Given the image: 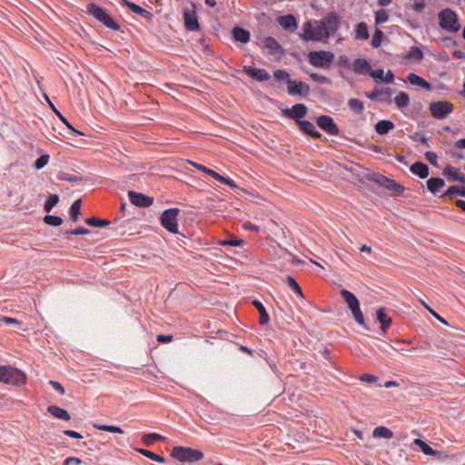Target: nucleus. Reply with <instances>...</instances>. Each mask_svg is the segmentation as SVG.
Wrapping results in <instances>:
<instances>
[{
    "label": "nucleus",
    "instance_id": "nucleus-1",
    "mask_svg": "<svg viewBox=\"0 0 465 465\" xmlns=\"http://www.w3.org/2000/svg\"><path fill=\"white\" fill-rule=\"evenodd\" d=\"M0 381L19 386L25 383L26 376L15 368L0 366Z\"/></svg>",
    "mask_w": 465,
    "mask_h": 465
},
{
    "label": "nucleus",
    "instance_id": "nucleus-2",
    "mask_svg": "<svg viewBox=\"0 0 465 465\" xmlns=\"http://www.w3.org/2000/svg\"><path fill=\"white\" fill-rule=\"evenodd\" d=\"M328 37L327 32L321 20L312 23L308 22L303 25V38L305 40L322 41Z\"/></svg>",
    "mask_w": 465,
    "mask_h": 465
},
{
    "label": "nucleus",
    "instance_id": "nucleus-3",
    "mask_svg": "<svg viewBox=\"0 0 465 465\" xmlns=\"http://www.w3.org/2000/svg\"><path fill=\"white\" fill-rule=\"evenodd\" d=\"M171 455L181 462H196L203 458V453L201 450L180 446L174 447Z\"/></svg>",
    "mask_w": 465,
    "mask_h": 465
},
{
    "label": "nucleus",
    "instance_id": "nucleus-4",
    "mask_svg": "<svg viewBox=\"0 0 465 465\" xmlns=\"http://www.w3.org/2000/svg\"><path fill=\"white\" fill-rule=\"evenodd\" d=\"M87 12L94 16L99 22H101L104 26L110 28L112 30H119V25L112 18V16L106 13V11L96 5L95 4H88Z\"/></svg>",
    "mask_w": 465,
    "mask_h": 465
},
{
    "label": "nucleus",
    "instance_id": "nucleus-5",
    "mask_svg": "<svg viewBox=\"0 0 465 465\" xmlns=\"http://www.w3.org/2000/svg\"><path fill=\"white\" fill-rule=\"evenodd\" d=\"M439 19L440 26L446 31L456 33L460 28L457 14L450 8L440 11Z\"/></svg>",
    "mask_w": 465,
    "mask_h": 465
},
{
    "label": "nucleus",
    "instance_id": "nucleus-6",
    "mask_svg": "<svg viewBox=\"0 0 465 465\" xmlns=\"http://www.w3.org/2000/svg\"><path fill=\"white\" fill-rule=\"evenodd\" d=\"M334 60V54L329 51H312L308 54L311 64L320 68H329Z\"/></svg>",
    "mask_w": 465,
    "mask_h": 465
},
{
    "label": "nucleus",
    "instance_id": "nucleus-7",
    "mask_svg": "<svg viewBox=\"0 0 465 465\" xmlns=\"http://www.w3.org/2000/svg\"><path fill=\"white\" fill-rule=\"evenodd\" d=\"M261 47L274 60H280L284 55L282 46L272 37L265 36L260 40Z\"/></svg>",
    "mask_w": 465,
    "mask_h": 465
},
{
    "label": "nucleus",
    "instance_id": "nucleus-8",
    "mask_svg": "<svg viewBox=\"0 0 465 465\" xmlns=\"http://www.w3.org/2000/svg\"><path fill=\"white\" fill-rule=\"evenodd\" d=\"M179 213L180 210L178 208H170L165 210L161 215V224L172 233L178 232L177 217Z\"/></svg>",
    "mask_w": 465,
    "mask_h": 465
},
{
    "label": "nucleus",
    "instance_id": "nucleus-9",
    "mask_svg": "<svg viewBox=\"0 0 465 465\" xmlns=\"http://www.w3.org/2000/svg\"><path fill=\"white\" fill-rule=\"evenodd\" d=\"M183 20L184 27L187 31L194 32L198 31L200 26L198 23V16L196 13V7L193 3L190 5L183 7Z\"/></svg>",
    "mask_w": 465,
    "mask_h": 465
},
{
    "label": "nucleus",
    "instance_id": "nucleus-10",
    "mask_svg": "<svg viewBox=\"0 0 465 465\" xmlns=\"http://www.w3.org/2000/svg\"><path fill=\"white\" fill-rule=\"evenodd\" d=\"M430 110L433 117L441 120L453 111V104L448 101L433 102L430 104Z\"/></svg>",
    "mask_w": 465,
    "mask_h": 465
},
{
    "label": "nucleus",
    "instance_id": "nucleus-11",
    "mask_svg": "<svg viewBox=\"0 0 465 465\" xmlns=\"http://www.w3.org/2000/svg\"><path fill=\"white\" fill-rule=\"evenodd\" d=\"M321 22L322 23L328 36H330L331 35H333L341 26V18L335 13H329L321 20Z\"/></svg>",
    "mask_w": 465,
    "mask_h": 465
},
{
    "label": "nucleus",
    "instance_id": "nucleus-12",
    "mask_svg": "<svg viewBox=\"0 0 465 465\" xmlns=\"http://www.w3.org/2000/svg\"><path fill=\"white\" fill-rule=\"evenodd\" d=\"M372 180L380 186H382L390 191H392L396 194H401L402 192L404 191L403 186H401L400 183L383 175H375V177Z\"/></svg>",
    "mask_w": 465,
    "mask_h": 465
},
{
    "label": "nucleus",
    "instance_id": "nucleus-13",
    "mask_svg": "<svg viewBox=\"0 0 465 465\" xmlns=\"http://www.w3.org/2000/svg\"><path fill=\"white\" fill-rule=\"evenodd\" d=\"M238 351L239 352L236 355L237 365L239 369L244 370L250 365L254 352L242 345L239 346Z\"/></svg>",
    "mask_w": 465,
    "mask_h": 465
},
{
    "label": "nucleus",
    "instance_id": "nucleus-14",
    "mask_svg": "<svg viewBox=\"0 0 465 465\" xmlns=\"http://www.w3.org/2000/svg\"><path fill=\"white\" fill-rule=\"evenodd\" d=\"M247 245V242L244 240L234 237V249L235 248H242V251L234 250V263L242 264L245 261H247L250 257V252L248 248H243Z\"/></svg>",
    "mask_w": 465,
    "mask_h": 465
},
{
    "label": "nucleus",
    "instance_id": "nucleus-15",
    "mask_svg": "<svg viewBox=\"0 0 465 465\" xmlns=\"http://www.w3.org/2000/svg\"><path fill=\"white\" fill-rule=\"evenodd\" d=\"M128 197L132 204L138 207H149L153 203V198L134 191L128 192Z\"/></svg>",
    "mask_w": 465,
    "mask_h": 465
},
{
    "label": "nucleus",
    "instance_id": "nucleus-16",
    "mask_svg": "<svg viewBox=\"0 0 465 465\" xmlns=\"http://www.w3.org/2000/svg\"><path fill=\"white\" fill-rule=\"evenodd\" d=\"M288 93L292 95H308L310 93V86L303 82H296L294 80H288Z\"/></svg>",
    "mask_w": 465,
    "mask_h": 465
},
{
    "label": "nucleus",
    "instance_id": "nucleus-17",
    "mask_svg": "<svg viewBox=\"0 0 465 465\" xmlns=\"http://www.w3.org/2000/svg\"><path fill=\"white\" fill-rule=\"evenodd\" d=\"M317 124L320 128L331 135H337L339 134V128L334 124L332 118L328 115H322L318 117Z\"/></svg>",
    "mask_w": 465,
    "mask_h": 465
},
{
    "label": "nucleus",
    "instance_id": "nucleus-18",
    "mask_svg": "<svg viewBox=\"0 0 465 465\" xmlns=\"http://www.w3.org/2000/svg\"><path fill=\"white\" fill-rule=\"evenodd\" d=\"M307 114V107L303 104H296L292 109H287L284 114L290 118L294 119L297 123L302 121L301 118L304 117Z\"/></svg>",
    "mask_w": 465,
    "mask_h": 465
},
{
    "label": "nucleus",
    "instance_id": "nucleus-19",
    "mask_svg": "<svg viewBox=\"0 0 465 465\" xmlns=\"http://www.w3.org/2000/svg\"><path fill=\"white\" fill-rule=\"evenodd\" d=\"M244 71L248 74L249 76L258 80V81H267L271 78L270 74L264 69L253 68L252 66H245Z\"/></svg>",
    "mask_w": 465,
    "mask_h": 465
},
{
    "label": "nucleus",
    "instance_id": "nucleus-20",
    "mask_svg": "<svg viewBox=\"0 0 465 465\" xmlns=\"http://www.w3.org/2000/svg\"><path fill=\"white\" fill-rule=\"evenodd\" d=\"M193 165L198 169V170H201L202 172H204L205 173L211 175L212 177H213L214 179L218 180V181H221L223 183H225L226 184L230 185L232 187V180L230 179V178H225L223 176H222L221 174H219L218 173H216L215 171L212 170V169H209L208 167L203 165V164H199V163H193Z\"/></svg>",
    "mask_w": 465,
    "mask_h": 465
},
{
    "label": "nucleus",
    "instance_id": "nucleus-21",
    "mask_svg": "<svg viewBox=\"0 0 465 465\" xmlns=\"http://www.w3.org/2000/svg\"><path fill=\"white\" fill-rule=\"evenodd\" d=\"M119 3L124 6L129 7L130 10H132L134 14L140 15L143 17L152 16V14L149 11L145 10L144 8L141 7L140 5L133 2H130L128 0H119Z\"/></svg>",
    "mask_w": 465,
    "mask_h": 465
},
{
    "label": "nucleus",
    "instance_id": "nucleus-22",
    "mask_svg": "<svg viewBox=\"0 0 465 465\" xmlns=\"http://www.w3.org/2000/svg\"><path fill=\"white\" fill-rule=\"evenodd\" d=\"M443 174L452 182H460L465 183V175L460 173L456 168L448 166L443 170Z\"/></svg>",
    "mask_w": 465,
    "mask_h": 465
},
{
    "label": "nucleus",
    "instance_id": "nucleus-23",
    "mask_svg": "<svg viewBox=\"0 0 465 465\" xmlns=\"http://www.w3.org/2000/svg\"><path fill=\"white\" fill-rule=\"evenodd\" d=\"M411 172L418 175L420 178L424 179L429 175V167L420 162L414 163L411 168Z\"/></svg>",
    "mask_w": 465,
    "mask_h": 465
},
{
    "label": "nucleus",
    "instance_id": "nucleus-24",
    "mask_svg": "<svg viewBox=\"0 0 465 465\" xmlns=\"http://www.w3.org/2000/svg\"><path fill=\"white\" fill-rule=\"evenodd\" d=\"M47 411L54 417L58 418L60 420H67V421L71 420V416L67 412V411H65L64 409H62L58 406L50 405L47 408Z\"/></svg>",
    "mask_w": 465,
    "mask_h": 465
},
{
    "label": "nucleus",
    "instance_id": "nucleus-25",
    "mask_svg": "<svg viewBox=\"0 0 465 465\" xmlns=\"http://www.w3.org/2000/svg\"><path fill=\"white\" fill-rule=\"evenodd\" d=\"M280 25L286 30H294L297 27V23L293 15H282L278 18Z\"/></svg>",
    "mask_w": 465,
    "mask_h": 465
},
{
    "label": "nucleus",
    "instance_id": "nucleus-26",
    "mask_svg": "<svg viewBox=\"0 0 465 465\" xmlns=\"http://www.w3.org/2000/svg\"><path fill=\"white\" fill-rule=\"evenodd\" d=\"M298 125L305 134L314 137L320 138L321 134L315 130L314 125L309 121H298Z\"/></svg>",
    "mask_w": 465,
    "mask_h": 465
},
{
    "label": "nucleus",
    "instance_id": "nucleus-27",
    "mask_svg": "<svg viewBox=\"0 0 465 465\" xmlns=\"http://www.w3.org/2000/svg\"><path fill=\"white\" fill-rule=\"evenodd\" d=\"M444 185L445 182L441 178L433 177L427 181L428 190L433 194L437 193Z\"/></svg>",
    "mask_w": 465,
    "mask_h": 465
},
{
    "label": "nucleus",
    "instance_id": "nucleus-28",
    "mask_svg": "<svg viewBox=\"0 0 465 465\" xmlns=\"http://www.w3.org/2000/svg\"><path fill=\"white\" fill-rule=\"evenodd\" d=\"M250 39L251 35L249 31L234 26V41L247 44Z\"/></svg>",
    "mask_w": 465,
    "mask_h": 465
},
{
    "label": "nucleus",
    "instance_id": "nucleus-29",
    "mask_svg": "<svg viewBox=\"0 0 465 465\" xmlns=\"http://www.w3.org/2000/svg\"><path fill=\"white\" fill-rule=\"evenodd\" d=\"M393 128V123L388 120L379 121L375 125V131L381 135L386 134L389 131L392 130Z\"/></svg>",
    "mask_w": 465,
    "mask_h": 465
},
{
    "label": "nucleus",
    "instance_id": "nucleus-30",
    "mask_svg": "<svg viewBox=\"0 0 465 465\" xmlns=\"http://www.w3.org/2000/svg\"><path fill=\"white\" fill-rule=\"evenodd\" d=\"M376 314L378 321L381 323V330L385 332L391 324V319L384 312L383 308H380Z\"/></svg>",
    "mask_w": 465,
    "mask_h": 465
},
{
    "label": "nucleus",
    "instance_id": "nucleus-31",
    "mask_svg": "<svg viewBox=\"0 0 465 465\" xmlns=\"http://www.w3.org/2000/svg\"><path fill=\"white\" fill-rule=\"evenodd\" d=\"M408 80L413 85H418V86L425 88V89L430 88V85L428 82H426L423 78H421L420 76H419L413 73L409 74Z\"/></svg>",
    "mask_w": 465,
    "mask_h": 465
},
{
    "label": "nucleus",
    "instance_id": "nucleus-32",
    "mask_svg": "<svg viewBox=\"0 0 465 465\" xmlns=\"http://www.w3.org/2000/svg\"><path fill=\"white\" fill-rule=\"evenodd\" d=\"M341 295L349 308L360 303L356 296L345 289L341 291Z\"/></svg>",
    "mask_w": 465,
    "mask_h": 465
},
{
    "label": "nucleus",
    "instance_id": "nucleus-33",
    "mask_svg": "<svg viewBox=\"0 0 465 465\" xmlns=\"http://www.w3.org/2000/svg\"><path fill=\"white\" fill-rule=\"evenodd\" d=\"M45 99L46 101L48 102V104H50V106L52 107L53 111L56 114V115H58V117L61 119V121L74 133V134H83L81 132L75 130L71 124L70 123L67 121V119L54 107V105L52 104V102L50 101V99L48 98V96L45 94Z\"/></svg>",
    "mask_w": 465,
    "mask_h": 465
},
{
    "label": "nucleus",
    "instance_id": "nucleus-34",
    "mask_svg": "<svg viewBox=\"0 0 465 465\" xmlns=\"http://www.w3.org/2000/svg\"><path fill=\"white\" fill-rule=\"evenodd\" d=\"M372 436L374 438L391 439L392 438L393 433L390 429L383 426H380L373 430Z\"/></svg>",
    "mask_w": 465,
    "mask_h": 465
},
{
    "label": "nucleus",
    "instance_id": "nucleus-35",
    "mask_svg": "<svg viewBox=\"0 0 465 465\" xmlns=\"http://www.w3.org/2000/svg\"><path fill=\"white\" fill-rule=\"evenodd\" d=\"M252 304L255 306V308L258 310L260 313V323L262 325L268 323L270 318L268 313L266 312L264 306L258 301H253Z\"/></svg>",
    "mask_w": 465,
    "mask_h": 465
},
{
    "label": "nucleus",
    "instance_id": "nucleus-36",
    "mask_svg": "<svg viewBox=\"0 0 465 465\" xmlns=\"http://www.w3.org/2000/svg\"><path fill=\"white\" fill-rule=\"evenodd\" d=\"M135 450L139 453H141L142 455L149 458L150 460H154L156 462H159V463H163L165 462V459L151 450H145V449H135Z\"/></svg>",
    "mask_w": 465,
    "mask_h": 465
},
{
    "label": "nucleus",
    "instance_id": "nucleus-37",
    "mask_svg": "<svg viewBox=\"0 0 465 465\" xmlns=\"http://www.w3.org/2000/svg\"><path fill=\"white\" fill-rule=\"evenodd\" d=\"M355 35L357 39L367 40L370 36L367 25L363 22L357 25Z\"/></svg>",
    "mask_w": 465,
    "mask_h": 465
},
{
    "label": "nucleus",
    "instance_id": "nucleus-38",
    "mask_svg": "<svg viewBox=\"0 0 465 465\" xmlns=\"http://www.w3.org/2000/svg\"><path fill=\"white\" fill-rule=\"evenodd\" d=\"M413 443L418 446L419 448H420L421 451L425 454V455H429V456H433V455H436L438 454L436 450H434L432 448H430L426 442H424L423 440H420V439H416L414 440Z\"/></svg>",
    "mask_w": 465,
    "mask_h": 465
},
{
    "label": "nucleus",
    "instance_id": "nucleus-39",
    "mask_svg": "<svg viewBox=\"0 0 465 465\" xmlns=\"http://www.w3.org/2000/svg\"><path fill=\"white\" fill-rule=\"evenodd\" d=\"M85 223L90 226L102 228L110 224L111 222L108 220H104L94 216L87 218L85 220Z\"/></svg>",
    "mask_w": 465,
    "mask_h": 465
},
{
    "label": "nucleus",
    "instance_id": "nucleus-40",
    "mask_svg": "<svg viewBox=\"0 0 465 465\" xmlns=\"http://www.w3.org/2000/svg\"><path fill=\"white\" fill-rule=\"evenodd\" d=\"M350 310L352 313V316L354 318V320L361 325L364 326L366 329H368L365 325H364V318H363V314L360 309V303H358L357 305H354L352 307H350Z\"/></svg>",
    "mask_w": 465,
    "mask_h": 465
},
{
    "label": "nucleus",
    "instance_id": "nucleus-41",
    "mask_svg": "<svg viewBox=\"0 0 465 465\" xmlns=\"http://www.w3.org/2000/svg\"><path fill=\"white\" fill-rule=\"evenodd\" d=\"M394 102L400 108L406 107L410 103V97L406 93L401 92L395 96Z\"/></svg>",
    "mask_w": 465,
    "mask_h": 465
},
{
    "label": "nucleus",
    "instance_id": "nucleus-42",
    "mask_svg": "<svg viewBox=\"0 0 465 465\" xmlns=\"http://www.w3.org/2000/svg\"><path fill=\"white\" fill-rule=\"evenodd\" d=\"M371 66L365 59H356L353 63V69L356 73H361L366 70H370Z\"/></svg>",
    "mask_w": 465,
    "mask_h": 465
},
{
    "label": "nucleus",
    "instance_id": "nucleus-43",
    "mask_svg": "<svg viewBox=\"0 0 465 465\" xmlns=\"http://www.w3.org/2000/svg\"><path fill=\"white\" fill-rule=\"evenodd\" d=\"M71 219L76 222L81 214V200H76L70 207Z\"/></svg>",
    "mask_w": 465,
    "mask_h": 465
},
{
    "label": "nucleus",
    "instance_id": "nucleus-44",
    "mask_svg": "<svg viewBox=\"0 0 465 465\" xmlns=\"http://www.w3.org/2000/svg\"><path fill=\"white\" fill-rule=\"evenodd\" d=\"M93 426H94V428L100 430H104V431H109L112 433H118V434L124 433V430L118 426L101 425V424H97V423H94Z\"/></svg>",
    "mask_w": 465,
    "mask_h": 465
},
{
    "label": "nucleus",
    "instance_id": "nucleus-45",
    "mask_svg": "<svg viewBox=\"0 0 465 465\" xmlns=\"http://www.w3.org/2000/svg\"><path fill=\"white\" fill-rule=\"evenodd\" d=\"M163 437L157 433L144 434L142 438L143 442L145 445H152L156 440H163Z\"/></svg>",
    "mask_w": 465,
    "mask_h": 465
},
{
    "label": "nucleus",
    "instance_id": "nucleus-46",
    "mask_svg": "<svg viewBox=\"0 0 465 465\" xmlns=\"http://www.w3.org/2000/svg\"><path fill=\"white\" fill-rule=\"evenodd\" d=\"M59 202L57 194H50L46 202L45 203L44 209L46 213H50L54 206Z\"/></svg>",
    "mask_w": 465,
    "mask_h": 465
},
{
    "label": "nucleus",
    "instance_id": "nucleus-47",
    "mask_svg": "<svg viewBox=\"0 0 465 465\" xmlns=\"http://www.w3.org/2000/svg\"><path fill=\"white\" fill-rule=\"evenodd\" d=\"M406 57L409 59L420 61L423 58V54L420 48L413 46L410 49L406 54Z\"/></svg>",
    "mask_w": 465,
    "mask_h": 465
},
{
    "label": "nucleus",
    "instance_id": "nucleus-48",
    "mask_svg": "<svg viewBox=\"0 0 465 465\" xmlns=\"http://www.w3.org/2000/svg\"><path fill=\"white\" fill-rule=\"evenodd\" d=\"M44 222L50 226H59L63 223V219L60 216L47 214L44 218Z\"/></svg>",
    "mask_w": 465,
    "mask_h": 465
},
{
    "label": "nucleus",
    "instance_id": "nucleus-49",
    "mask_svg": "<svg viewBox=\"0 0 465 465\" xmlns=\"http://www.w3.org/2000/svg\"><path fill=\"white\" fill-rule=\"evenodd\" d=\"M349 106L352 111H354L357 114L361 113L364 109L363 103L354 98L349 101Z\"/></svg>",
    "mask_w": 465,
    "mask_h": 465
},
{
    "label": "nucleus",
    "instance_id": "nucleus-50",
    "mask_svg": "<svg viewBox=\"0 0 465 465\" xmlns=\"http://www.w3.org/2000/svg\"><path fill=\"white\" fill-rule=\"evenodd\" d=\"M57 177L61 181H67V182H71V183L82 181V178H80L76 175L70 174L68 173H60L57 175Z\"/></svg>",
    "mask_w": 465,
    "mask_h": 465
},
{
    "label": "nucleus",
    "instance_id": "nucleus-51",
    "mask_svg": "<svg viewBox=\"0 0 465 465\" xmlns=\"http://www.w3.org/2000/svg\"><path fill=\"white\" fill-rule=\"evenodd\" d=\"M287 283L288 285L293 290L295 293H297L299 296L303 297L302 292L297 282L291 276L287 277Z\"/></svg>",
    "mask_w": 465,
    "mask_h": 465
},
{
    "label": "nucleus",
    "instance_id": "nucleus-52",
    "mask_svg": "<svg viewBox=\"0 0 465 465\" xmlns=\"http://www.w3.org/2000/svg\"><path fill=\"white\" fill-rule=\"evenodd\" d=\"M49 161V155L44 154L37 158L34 163V166L36 170H40L44 168Z\"/></svg>",
    "mask_w": 465,
    "mask_h": 465
},
{
    "label": "nucleus",
    "instance_id": "nucleus-53",
    "mask_svg": "<svg viewBox=\"0 0 465 465\" xmlns=\"http://www.w3.org/2000/svg\"><path fill=\"white\" fill-rule=\"evenodd\" d=\"M246 196H250V193L234 184V199H247Z\"/></svg>",
    "mask_w": 465,
    "mask_h": 465
},
{
    "label": "nucleus",
    "instance_id": "nucleus-54",
    "mask_svg": "<svg viewBox=\"0 0 465 465\" xmlns=\"http://www.w3.org/2000/svg\"><path fill=\"white\" fill-rule=\"evenodd\" d=\"M382 32L381 30H377L372 37L371 45L375 48H378L381 44V36Z\"/></svg>",
    "mask_w": 465,
    "mask_h": 465
},
{
    "label": "nucleus",
    "instance_id": "nucleus-55",
    "mask_svg": "<svg viewBox=\"0 0 465 465\" xmlns=\"http://www.w3.org/2000/svg\"><path fill=\"white\" fill-rule=\"evenodd\" d=\"M420 302L428 310V312H430L433 315L434 318H436L440 322L448 325V322L442 317H440L435 311H433L426 302H424L423 301H420Z\"/></svg>",
    "mask_w": 465,
    "mask_h": 465
},
{
    "label": "nucleus",
    "instance_id": "nucleus-56",
    "mask_svg": "<svg viewBox=\"0 0 465 465\" xmlns=\"http://www.w3.org/2000/svg\"><path fill=\"white\" fill-rule=\"evenodd\" d=\"M89 232H90V231L88 229L84 228V227H78L74 230L66 232L65 234L66 235H84V234H87Z\"/></svg>",
    "mask_w": 465,
    "mask_h": 465
},
{
    "label": "nucleus",
    "instance_id": "nucleus-57",
    "mask_svg": "<svg viewBox=\"0 0 465 465\" xmlns=\"http://www.w3.org/2000/svg\"><path fill=\"white\" fill-rule=\"evenodd\" d=\"M274 77L278 81L286 80V82H287L288 80H290L289 79V74L285 70H282V69L276 70L274 72Z\"/></svg>",
    "mask_w": 465,
    "mask_h": 465
},
{
    "label": "nucleus",
    "instance_id": "nucleus-58",
    "mask_svg": "<svg viewBox=\"0 0 465 465\" xmlns=\"http://www.w3.org/2000/svg\"><path fill=\"white\" fill-rule=\"evenodd\" d=\"M388 15L386 14L385 11H379L376 13V23L377 24H382V23H385L388 21Z\"/></svg>",
    "mask_w": 465,
    "mask_h": 465
},
{
    "label": "nucleus",
    "instance_id": "nucleus-59",
    "mask_svg": "<svg viewBox=\"0 0 465 465\" xmlns=\"http://www.w3.org/2000/svg\"><path fill=\"white\" fill-rule=\"evenodd\" d=\"M425 158L430 163H431L434 166H437V154L434 152H427L425 153Z\"/></svg>",
    "mask_w": 465,
    "mask_h": 465
},
{
    "label": "nucleus",
    "instance_id": "nucleus-60",
    "mask_svg": "<svg viewBox=\"0 0 465 465\" xmlns=\"http://www.w3.org/2000/svg\"><path fill=\"white\" fill-rule=\"evenodd\" d=\"M49 384L55 390L57 391L61 395H64L65 393V391H64V386L58 382V381H49Z\"/></svg>",
    "mask_w": 465,
    "mask_h": 465
},
{
    "label": "nucleus",
    "instance_id": "nucleus-61",
    "mask_svg": "<svg viewBox=\"0 0 465 465\" xmlns=\"http://www.w3.org/2000/svg\"><path fill=\"white\" fill-rule=\"evenodd\" d=\"M425 8V1L424 0H414L413 9L416 12L421 13Z\"/></svg>",
    "mask_w": 465,
    "mask_h": 465
},
{
    "label": "nucleus",
    "instance_id": "nucleus-62",
    "mask_svg": "<svg viewBox=\"0 0 465 465\" xmlns=\"http://www.w3.org/2000/svg\"><path fill=\"white\" fill-rule=\"evenodd\" d=\"M82 462L83 460L79 458L69 457L64 460V465H80Z\"/></svg>",
    "mask_w": 465,
    "mask_h": 465
},
{
    "label": "nucleus",
    "instance_id": "nucleus-63",
    "mask_svg": "<svg viewBox=\"0 0 465 465\" xmlns=\"http://www.w3.org/2000/svg\"><path fill=\"white\" fill-rule=\"evenodd\" d=\"M371 75L374 79H379L380 81L384 82V71L382 69L371 71Z\"/></svg>",
    "mask_w": 465,
    "mask_h": 465
},
{
    "label": "nucleus",
    "instance_id": "nucleus-64",
    "mask_svg": "<svg viewBox=\"0 0 465 465\" xmlns=\"http://www.w3.org/2000/svg\"><path fill=\"white\" fill-rule=\"evenodd\" d=\"M311 77L314 81H316L318 83H321V84L329 83V79L326 76H323V75H321V74H315V73L311 74Z\"/></svg>",
    "mask_w": 465,
    "mask_h": 465
}]
</instances>
